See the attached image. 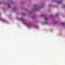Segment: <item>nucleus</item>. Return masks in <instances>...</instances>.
I'll list each match as a JSON object with an SVG mask.
<instances>
[{"instance_id": "f257e3e1", "label": "nucleus", "mask_w": 65, "mask_h": 65, "mask_svg": "<svg viewBox=\"0 0 65 65\" xmlns=\"http://www.w3.org/2000/svg\"><path fill=\"white\" fill-rule=\"evenodd\" d=\"M37 6V5H35L34 6V7L35 10H38L39 9H36V8Z\"/></svg>"}, {"instance_id": "f03ea898", "label": "nucleus", "mask_w": 65, "mask_h": 65, "mask_svg": "<svg viewBox=\"0 0 65 65\" xmlns=\"http://www.w3.org/2000/svg\"><path fill=\"white\" fill-rule=\"evenodd\" d=\"M19 20H21L22 22H23L24 21V19L23 18H20L18 19Z\"/></svg>"}, {"instance_id": "7ed1b4c3", "label": "nucleus", "mask_w": 65, "mask_h": 65, "mask_svg": "<svg viewBox=\"0 0 65 65\" xmlns=\"http://www.w3.org/2000/svg\"><path fill=\"white\" fill-rule=\"evenodd\" d=\"M58 3H59V4H61V3H62V0H61L60 2H58Z\"/></svg>"}, {"instance_id": "20e7f679", "label": "nucleus", "mask_w": 65, "mask_h": 65, "mask_svg": "<svg viewBox=\"0 0 65 65\" xmlns=\"http://www.w3.org/2000/svg\"><path fill=\"white\" fill-rule=\"evenodd\" d=\"M8 7L9 8L10 7V6L9 5V4H8Z\"/></svg>"}, {"instance_id": "39448f33", "label": "nucleus", "mask_w": 65, "mask_h": 65, "mask_svg": "<svg viewBox=\"0 0 65 65\" xmlns=\"http://www.w3.org/2000/svg\"><path fill=\"white\" fill-rule=\"evenodd\" d=\"M17 8H14L13 9V10H17Z\"/></svg>"}, {"instance_id": "423d86ee", "label": "nucleus", "mask_w": 65, "mask_h": 65, "mask_svg": "<svg viewBox=\"0 0 65 65\" xmlns=\"http://www.w3.org/2000/svg\"><path fill=\"white\" fill-rule=\"evenodd\" d=\"M61 25H65V24L63 23H61Z\"/></svg>"}, {"instance_id": "0eeeda50", "label": "nucleus", "mask_w": 65, "mask_h": 65, "mask_svg": "<svg viewBox=\"0 0 65 65\" xmlns=\"http://www.w3.org/2000/svg\"><path fill=\"white\" fill-rule=\"evenodd\" d=\"M22 15H24V16H25V15L26 14L25 13H22Z\"/></svg>"}, {"instance_id": "6e6552de", "label": "nucleus", "mask_w": 65, "mask_h": 65, "mask_svg": "<svg viewBox=\"0 0 65 65\" xmlns=\"http://www.w3.org/2000/svg\"><path fill=\"white\" fill-rule=\"evenodd\" d=\"M47 19H48L47 18H45L44 19H45V20H47Z\"/></svg>"}, {"instance_id": "1a4fd4ad", "label": "nucleus", "mask_w": 65, "mask_h": 65, "mask_svg": "<svg viewBox=\"0 0 65 65\" xmlns=\"http://www.w3.org/2000/svg\"><path fill=\"white\" fill-rule=\"evenodd\" d=\"M50 17H53V15H51L50 16Z\"/></svg>"}, {"instance_id": "9d476101", "label": "nucleus", "mask_w": 65, "mask_h": 65, "mask_svg": "<svg viewBox=\"0 0 65 65\" xmlns=\"http://www.w3.org/2000/svg\"><path fill=\"white\" fill-rule=\"evenodd\" d=\"M36 28H38V26H35Z\"/></svg>"}, {"instance_id": "9b49d317", "label": "nucleus", "mask_w": 65, "mask_h": 65, "mask_svg": "<svg viewBox=\"0 0 65 65\" xmlns=\"http://www.w3.org/2000/svg\"><path fill=\"white\" fill-rule=\"evenodd\" d=\"M11 3H12V4H13V3H14V2H12Z\"/></svg>"}, {"instance_id": "f8f14e48", "label": "nucleus", "mask_w": 65, "mask_h": 65, "mask_svg": "<svg viewBox=\"0 0 65 65\" xmlns=\"http://www.w3.org/2000/svg\"><path fill=\"white\" fill-rule=\"evenodd\" d=\"M2 21H3V22H5V20H3Z\"/></svg>"}, {"instance_id": "ddd939ff", "label": "nucleus", "mask_w": 65, "mask_h": 65, "mask_svg": "<svg viewBox=\"0 0 65 65\" xmlns=\"http://www.w3.org/2000/svg\"><path fill=\"white\" fill-rule=\"evenodd\" d=\"M65 7V5L63 6V8H64V7Z\"/></svg>"}, {"instance_id": "4468645a", "label": "nucleus", "mask_w": 65, "mask_h": 65, "mask_svg": "<svg viewBox=\"0 0 65 65\" xmlns=\"http://www.w3.org/2000/svg\"><path fill=\"white\" fill-rule=\"evenodd\" d=\"M41 16L42 17H43V16H44V15H43V14L42 15H41Z\"/></svg>"}, {"instance_id": "2eb2a0df", "label": "nucleus", "mask_w": 65, "mask_h": 65, "mask_svg": "<svg viewBox=\"0 0 65 65\" xmlns=\"http://www.w3.org/2000/svg\"><path fill=\"white\" fill-rule=\"evenodd\" d=\"M24 24H26V23H24Z\"/></svg>"}, {"instance_id": "dca6fc26", "label": "nucleus", "mask_w": 65, "mask_h": 65, "mask_svg": "<svg viewBox=\"0 0 65 65\" xmlns=\"http://www.w3.org/2000/svg\"><path fill=\"white\" fill-rule=\"evenodd\" d=\"M2 4V2H0V4Z\"/></svg>"}, {"instance_id": "f3484780", "label": "nucleus", "mask_w": 65, "mask_h": 65, "mask_svg": "<svg viewBox=\"0 0 65 65\" xmlns=\"http://www.w3.org/2000/svg\"><path fill=\"white\" fill-rule=\"evenodd\" d=\"M30 13H32V11H30Z\"/></svg>"}, {"instance_id": "a211bd4d", "label": "nucleus", "mask_w": 65, "mask_h": 65, "mask_svg": "<svg viewBox=\"0 0 65 65\" xmlns=\"http://www.w3.org/2000/svg\"><path fill=\"white\" fill-rule=\"evenodd\" d=\"M34 17H32V19H34Z\"/></svg>"}, {"instance_id": "6ab92c4d", "label": "nucleus", "mask_w": 65, "mask_h": 65, "mask_svg": "<svg viewBox=\"0 0 65 65\" xmlns=\"http://www.w3.org/2000/svg\"><path fill=\"white\" fill-rule=\"evenodd\" d=\"M0 20H2V19H1V18H0Z\"/></svg>"}, {"instance_id": "aec40b11", "label": "nucleus", "mask_w": 65, "mask_h": 65, "mask_svg": "<svg viewBox=\"0 0 65 65\" xmlns=\"http://www.w3.org/2000/svg\"><path fill=\"white\" fill-rule=\"evenodd\" d=\"M45 24H47V22Z\"/></svg>"}]
</instances>
